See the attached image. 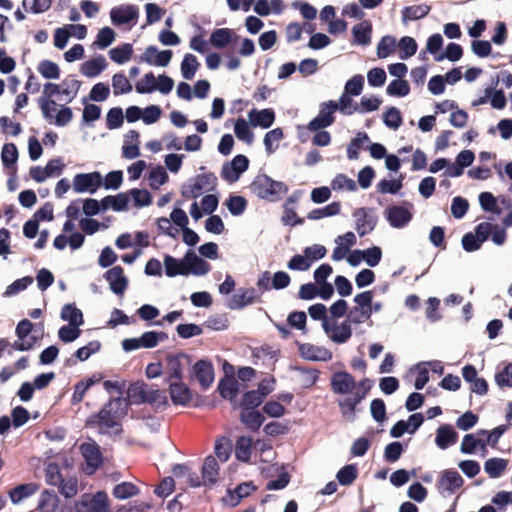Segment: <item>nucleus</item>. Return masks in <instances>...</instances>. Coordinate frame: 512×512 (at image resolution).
<instances>
[{
  "mask_svg": "<svg viewBox=\"0 0 512 512\" xmlns=\"http://www.w3.org/2000/svg\"><path fill=\"white\" fill-rule=\"evenodd\" d=\"M128 406L122 397L111 398L97 414L89 417L87 423L97 426L101 434L120 435L123 431L120 420L126 415Z\"/></svg>",
  "mask_w": 512,
  "mask_h": 512,
  "instance_id": "f257e3e1",
  "label": "nucleus"
},
{
  "mask_svg": "<svg viewBox=\"0 0 512 512\" xmlns=\"http://www.w3.org/2000/svg\"><path fill=\"white\" fill-rule=\"evenodd\" d=\"M127 398L128 404L139 405L149 403L154 404L156 409H165L168 405L167 396L164 391L154 388L143 381L134 382L129 385Z\"/></svg>",
  "mask_w": 512,
  "mask_h": 512,
  "instance_id": "f03ea898",
  "label": "nucleus"
},
{
  "mask_svg": "<svg viewBox=\"0 0 512 512\" xmlns=\"http://www.w3.org/2000/svg\"><path fill=\"white\" fill-rule=\"evenodd\" d=\"M250 189L260 199L271 202L279 200L288 191L284 182L273 180L266 174L256 176L250 185Z\"/></svg>",
  "mask_w": 512,
  "mask_h": 512,
  "instance_id": "7ed1b4c3",
  "label": "nucleus"
},
{
  "mask_svg": "<svg viewBox=\"0 0 512 512\" xmlns=\"http://www.w3.org/2000/svg\"><path fill=\"white\" fill-rule=\"evenodd\" d=\"M217 186V177L214 173H202L189 179L181 188L184 198H198L204 190L212 191Z\"/></svg>",
  "mask_w": 512,
  "mask_h": 512,
  "instance_id": "20e7f679",
  "label": "nucleus"
},
{
  "mask_svg": "<svg viewBox=\"0 0 512 512\" xmlns=\"http://www.w3.org/2000/svg\"><path fill=\"white\" fill-rule=\"evenodd\" d=\"M76 512H109V500L104 491L84 494L76 504Z\"/></svg>",
  "mask_w": 512,
  "mask_h": 512,
  "instance_id": "39448f33",
  "label": "nucleus"
},
{
  "mask_svg": "<svg viewBox=\"0 0 512 512\" xmlns=\"http://www.w3.org/2000/svg\"><path fill=\"white\" fill-rule=\"evenodd\" d=\"M249 167V160L245 155L238 154L231 161L225 162L221 168V177L229 183L239 180L242 173Z\"/></svg>",
  "mask_w": 512,
  "mask_h": 512,
  "instance_id": "423d86ee",
  "label": "nucleus"
},
{
  "mask_svg": "<svg viewBox=\"0 0 512 512\" xmlns=\"http://www.w3.org/2000/svg\"><path fill=\"white\" fill-rule=\"evenodd\" d=\"M355 229L360 237L371 233L378 222L377 216L371 208L361 207L353 212Z\"/></svg>",
  "mask_w": 512,
  "mask_h": 512,
  "instance_id": "0eeeda50",
  "label": "nucleus"
},
{
  "mask_svg": "<svg viewBox=\"0 0 512 512\" xmlns=\"http://www.w3.org/2000/svg\"><path fill=\"white\" fill-rule=\"evenodd\" d=\"M102 184V176L99 172L79 173L74 176L73 189L76 193L89 192L94 194Z\"/></svg>",
  "mask_w": 512,
  "mask_h": 512,
  "instance_id": "6e6552de",
  "label": "nucleus"
},
{
  "mask_svg": "<svg viewBox=\"0 0 512 512\" xmlns=\"http://www.w3.org/2000/svg\"><path fill=\"white\" fill-rule=\"evenodd\" d=\"M167 362V378L166 381L182 380L184 369L190 364V357L184 353L168 354Z\"/></svg>",
  "mask_w": 512,
  "mask_h": 512,
  "instance_id": "1a4fd4ad",
  "label": "nucleus"
},
{
  "mask_svg": "<svg viewBox=\"0 0 512 512\" xmlns=\"http://www.w3.org/2000/svg\"><path fill=\"white\" fill-rule=\"evenodd\" d=\"M182 266L183 270L186 271V276L189 274L203 276L211 269L210 265L198 256L194 250H188L186 252L182 258Z\"/></svg>",
  "mask_w": 512,
  "mask_h": 512,
  "instance_id": "9d476101",
  "label": "nucleus"
},
{
  "mask_svg": "<svg viewBox=\"0 0 512 512\" xmlns=\"http://www.w3.org/2000/svg\"><path fill=\"white\" fill-rule=\"evenodd\" d=\"M260 297L261 293L255 288H239L230 298L227 307L231 310H240L253 304Z\"/></svg>",
  "mask_w": 512,
  "mask_h": 512,
  "instance_id": "9b49d317",
  "label": "nucleus"
},
{
  "mask_svg": "<svg viewBox=\"0 0 512 512\" xmlns=\"http://www.w3.org/2000/svg\"><path fill=\"white\" fill-rule=\"evenodd\" d=\"M464 483L461 475L454 469H446L441 473L437 488L442 495H451Z\"/></svg>",
  "mask_w": 512,
  "mask_h": 512,
  "instance_id": "f8f14e48",
  "label": "nucleus"
},
{
  "mask_svg": "<svg viewBox=\"0 0 512 512\" xmlns=\"http://www.w3.org/2000/svg\"><path fill=\"white\" fill-rule=\"evenodd\" d=\"M172 56V50L159 51L156 46L151 45L145 49L140 56V60L152 66L166 67L169 65Z\"/></svg>",
  "mask_w": 512,
  "mask_h": 512,
  "instance_id": "ddd939ff",
  "label": "nucleus"
},
{
  "mask_svg": "<svg viewBox=\"0 0 512 512\" xmlns=\"http://www.w3.org/2000/svg\"><path fill=\"white\" fill-rule=\"evenodd\" d=\"M385 216L390 226L401 229L406 227L412 220V213L403 206L392 205L385 210Z\"/></svg>",
  "mask_w": 512,
  "mask_h": 512,
  "instance_id": "4468645a",
  "label": "nucleus"
},
{
  "mask_svg": "<svg viewBox=\"0 0 512 512\" xmlns=\"http://www.w3.org/2000/svg\"><path fill=\"white\" fill-rule=\"evenodd\" d=\"M300 356L308 361H329L332 359V352L323 346H316L310 343H297Z\"/></svg>",
  "mask_w": 512,
  "mask_h": 512,
  "instance_id": "2eb2a0df",
  "label": "nucleus"
},
{
  "mask_svg": "<svg viewBox=\"0 0 512 512\" xmlns=\"http://www.w3.org/2000/svg\"><path fill=\"white\" fill-rule=\"evenodd\" d=\"M192 373L203 389H208L214 381V367L207 360H198L192 367Z\"/></svg>",
  "mask_w": 512,
  "mask_h": 512,
  "instance_id": "dca6fc26",
  "label": "nucleus"
},
{
  "mask_svg": "<svg viewBox=\"0 0 512 512\" xmlns=\"http://www.w3.org/2000/svg\"><path fill=\"white\" fill-rule=\"evenodd\" d=\"M104 278L109 282L110 289L113 293L123 295L128 286V279L124 275V271L121 266H114L106 271Z\"/></svg>",
  "mask_w": 512,
  "mask_h": 512,
  "instance_id": "f3484780",
  "label": "nucleus"
},
{
  "mask_svg": "<svg viewBox=\"0 0 512 512\" xmlns=\"http://www.w3.org/2000/svg\"><path fill=\"white\" fill-rule=\"evenodd\" d=\"M138 9L135 5H120L110 11V18L114 25L120 26L135 21L138 18Z\"/></svg>",
  "mask_w": 512,
  "mask_h": 512,
  "instance_id": "a211bd4d",
  "label": "nucleus"
},
{
  "mask_svg": "<svg viewBox=\"0 0 512 512\" xmlns=\"http://www.w3.org/2000/svg\"><path fill=\"white\" fill-rule=\"evenodd\" d=\"M355 386L354 377L346 371H337L331 377V387L336 394H348Z\"/></svg>",
  "mask_w": 512,
  "mask_h": 512,
  "instance_id": "6ab92c4d",
  "label": "nucleus"
},
{
  "mask_svg": "<svg viewBox=\"0 0 512 512\" xmlns=\"http://www.w3.org/2000/svg\"><path fill=\"white\" fill-rule=\"evenodd\" d=\"M80 451L87 463V468L90 469L89 473L94 472L100 467L103 457L96 442L82 443Z\"/></svg>",
  "mask_w": 512,
  "mask_h": 512,
  "instance_id": "aec40b11",
  "label": "nucleus"
},
{
  "mask_svg": "<svg viewBox=\"0 0 512 512\" xmlns=\"http://www.w3.org/2000/svg\"><path fill=\"white\" fill-rule=\"evenodd\" d=\"M170 397L175 405L186 406L192 400L188 386L182 381H168Z\"/></svg>",
  "mask_w": 512,
  "mask_h": 512,
  "instance_id": "412c9836",
  "label": "nucleus"
},
{
  "mask_svg": "<svg viewBox=\"0 0 512 512\" xmlns=\"http://www.w3.org/2000/svg\"><path fill=\"white\" fill-rule=\"evenodd\" d=\"M248 120L251 126L261 127L262 129L270 128L275 121V112L271 108L252 109L248 112Z\"/></svg>",
  "mask_w": 512,
  "mask_h": 512,
  "instance_id": "4be33fe9",
  "label": "nucleus"
},
{
  "mask_svg": "<svg viewBox=\"0 0 512 512\" xmlns=\"http://www.w3.org/2000/svg\"><path fill=\"white\" fill-rule=\"evenodd\" d=\"M458 439V433L449 424H443L438 427L436 431L435 443L442 449H447L450 445L456 443Z\"/></svg>",
  "mask_w": 512,
  "mask_h": 512,
  "instance_id": "5701e85b",
  "label": "nucleus"
},
{
  "mask_svg": "<svg viewBox=\"0 0 512 512\" xmlns=\"http://www.w3.org/2000/svg\"><path fill=\"white\" fill-rule=\"evenodd\" d=\"M107 65L105 57L98 55L97 57L83 62L80 67V72L88 78H94L104 71Z\"/></svg>",
  "mask_w": 512,
  "mask_h": 512,
  "instance_id": "b1692460",
  "label": "nucleus"
},
{
  "mask_svg": "<svg viewBox=\"0 0 512 512\" xmlns=\"http://www.w3.org/2000/svg\"><path fill=\"white\" fill-rule=\"evenodd\" d=\"M203 485H214L218 480L219 464L213 456H207L204 460L202 470Z\"/></svg>",
  "mask_w": 512,
  "mask_h": 512,
  "instance_id": "393cba45",
  "label": "nucleus"
},
{
  "mask_svg": "<svg viewBox=\"0 0 512 512\" xmlns=\"http://www.w3.org/2000/svg\"><path fill=\"white\" fill-rule=\"evenodd\" d=\"M128 193H119L117 195H108L101 200L102 210L111 208L116 212L125 211L129 203Z\"/></svg>",
  "mask_w": 512,
  "mask_h": 512,
  "instance_id": "a878e982",
  "label": "nucleus"
},
{
  "mask_svg": "<svg viewBox=\"0 0 512 512\" xmlns=\"http://www.w3.org/2000/svg\"><path fill=\"white\" fill-rule=\"evenodd\" d=\"M353 40L357 45L368 46L371 43L372 24L370 21H363L353 26Z\"/></svg>",
  "mask_w": 512,
  "mask_h": 512,
  "instance_id": "bb28decb",
  "label": "nucleus"
},
{
  "mask_svg": "<svg viewBox=\"0 0 512 512\" xmlns=\"http://www.w3.org/2000/svg\"><path fill=\"white\" fill-rule=\"evenodd\" d=\"M60 318L68 322L70 326H82L84 324L83 313L75 304H65L60 313Z\"/></svg>",
  "mask_w": 512,
  "mask_h": 512,
  "instance_id": "cd10ccee",
  "label": "nucleus"
},
{
  "mask_svg": "<svg viewBox=\"0 0 512 512\" xmlns=\"http://www.w3.org/2000/svg\"><path fill=\"white\" fill-rule=\"evenodd\" d=\"M430 10L431 7L427 4L406 6L402 9L401 12L402 22L407 24L409 21L422 19L428 15Z\"/></svg>",
  "mask_w": 512,
  "mask_h": 512,
  "instance_id": "c85d7f7f",
  "label": "nucleus"
},
{
  "mask_svg": "<svg viewBox=\"0 0 512 512\" xmlns=\"http://www.w3.org/2000/svg\"><path fill=\"white\" fill-rule=\"evenodd\" d=\"M264 420H265V417L263 416V414L254 409H251V410L243 409V411L240 413V421L245 426H247L251 431H254V432L258 431L260 429Z\"/></svg>",
  "mask_w": 512,
  "mask_h": 512,
  "instance_id": "c756f323",
  "label": "nucleus"
},
{
  "mask_svg": "<svg viewBox=\"0 0 512 512\" xmlns=\"http://www.w3.org/2000/svg\"><path fill=\"white\" fill-rule=\"evenodd\" d=\"M38 490V485L36 483H26L20 484L10 490L9 496L13 504H18L22 500L30 497Z\"/></svg>",
  "mask_w": 512,
  "mask_h": 512,
  "instance_id": "7c9ffc66",
  "label": "nucleus"
},
{
  "mask_svg": "<svg viewBox=\"0 0 512 512\" xmlns=\"http://www.w3.org/2000/svg\"><path fill=\"white\" fill-rule=\"evenodd\" d=\"M352 336L351 324L345 319L342 323L334 322V332L329 335L331 341L337 344L346 343Z\"/></svg>",
  "mask_w": 512,
  "mask_h": 512,
  "instance_id": "2f4dec72",
  "label": "nucleus"
},
{
  "mask_svg": "<svg viewBox=\"0 0 512 512\" xmlns=\"http://www.w3.org/2000/svg\"><path fill=\"white\" fill-rule=\"evenodd\" d=\"M217 389L224 399L233 400L238 394L239 384L234 377H224L219 381Z\"/></svg>",
  "mask_w": 512,
  "mask_h": 512,
  "instance_id": "473e14b6",
  "label": "nucleus"
},
{
  "mask_svg": "<svg viewBox=\"0 0 512 512\" xmlns=\"http://www.w3.org/2000/svg\"><path fill=\"white\" fill-rule=\"evenodd\" d=\"M59 505V498L54 491L45 490L38 501L39 512H55Z\"/></svg>",
  "mask_w": 512,
  "mask_h": 512,
  "instance_id": "72a5a7b5",
  "label": "nucleus"
},
{
  "mask_svg": "<svg viewBox=\"0 0 512 512\" xmlns=\"http://www.w3.org/2000/svg\"><path fill=\"white\" fill-rule=\"evenodd\" d=\"M252 454V438L240 436L235 445V456L241 462H248Z\"/></svg>",
  "mask_w": 512,
  "mask_h": 512,
  "instance_id": "f704fd0d",
  "label": "nucleus"
},
{
  "mask_svg": "<svg viewBox=\"0 0 512 512\" xmlns=\"http://www.w3.org/2000/svg\"><path fill=\"white\" fill-rule=\"evenodd\" d=\"M283 137V130L279 127L274 128L265 134L263 144L268 155L273 154L278 149V143L283 139Z\"/></svg>",
  "mask_w": 512,
  "mask_h": 512,
  "instance_id": "c9c22d12",
  "label": "nucleus"
},
{
  "mask_svg": "<svg viewBox=\"0 0 512 512\" xmlns=\"http://www.w3.org/2000/svg\"><path fill=\"white\" fill-rule=\"evenodd\" d=\"M81 81L75 79L73 76H68L61 82V95L67 98L66 103L72 102L77 96L81 87Z\"/></svg>",
  "mask_w": 512,
  "mask_h": 512,
  "instance_id": "e433bc0d",
  "label": "nucleus"
},
{
  "mask_svg": "<svg viewBox=\"0 0 512 512\" xmlns=\"http://www.w3.org/2000/svg\"><path fill=\"white\" fill-rule=\"evenodd\" d=\"M233 31L228 28H218L212 31L210 43L216 48H224L232 41Z\"/></svg>",
  "mask_w": 512,
  "mask_h": 512,
  "instance_id": "4c0bfd02",
  "label": "nucleus"
},
{
  "mask_svg": "<svg viewBox=\"0 0 512 512\" xmlns=\"http://www.w3.org/2000/svg\"><path fill=\"white\" fill-rule=\"evenodd\" d=\"M341 204L340 202H332L325 207L311 210L307 218L310 220H319L325 217L335 216L340 213Z\"/></svg>",
  "mask_w": 512,
  "mask_h": 512,
  "instance_id": "58836bf2",
  "label": "nucleus"
},
{
  "mask_svg": "<svg viewBox=\"0 0 512 512\" xmlns=\"http://www.w3.org/2000/svg\"><path fill=\"white\" fill-rule=\"evenodd\" d=\"M133 54V47L130 43H124L116 46L109 51V56L112 61L117 64H123L130 60Z\"/></svg>",
  "mask_w": 512,
  "mask_h": 512,
  "instance_id": "ea45409f",
  "label": "nucleus"
},
{
  "mask_svg": "<svg viewBox=\"0 0 512 512\" xmlns=\"http://www.w3.org/2000/svg\"><path fill=\"white\" fill-rule=\"evenodd\" d=\"M199 62L197 57L193 54H186L181 62V74L182 77L186 80H191L194 78L196 71L199 67Z\"/></svg>",
  "mask_w": 512,
  "mask_h": 512,
  "instance_id": "a19ab883",
  "label": "nucleus"
},
{
  "mask_svg": "<svg viewBox=\"0 0 512 512\" xmlns=\"http://www.w3.org/2000/svg\"><path fill=\"white\" fill-rule=\"evenodd\" d=\"M358 476V469L355 464H347L336 474V479L342 486L351 485Z\"/></svg>",
  "mask_w": 512,
  "mask_h": 512,
  "instance_id": "79ce46f5",
  "label": "nucleus"
},
{
  "mask_svg": "<svg viewBox=\"0 0 512 512\" xmlns=\"http://www.w3.org/2000/svg\"><path fill=\"white\" fill-rule=\"evenodd\" d=\"M359 404V398L346 397L338 400V406L341 410L342 416L349 422L355 421V411Z\"/></svg>",
  "mask_w": 512,
  "mask_h": 512,
  "instance_id": "37998d69",
  "label": "nucleus"
},
{
  "mask_svg": "<svg viewBox=\"0 0 512 512\" xmlns=\"http://www.w3.org/2000/svg\"><path fill=\"white\" fill-rule=\"evenodd\" d=\"M236 137L247 144H252L254 135L250 130L249 123L242 117H239L234 124Z\"/></svg>",
  "mask_w": 512,
  "mask_h": 512,
  "instance_id": "c03bdc74",
  "label": "nucleus"
},
{
  "mask_svg": "<svg viewBox=\"0 0 512 512\" xmlns=\"http://www.w3.org/2000/svg\"><path fill=\"white\" fill-rule=\"evenodd\" d=\"M369 136L365 132H358L356 136L351 140L350 144L347 147V157L349 160H357L359 158V149L360 147L369 142Z\"/></svg>",
  "mask_w": 512,
  "mask_h": 512,
  "instance_id": "a18cd8bd",
  "label": "nucleus"
},
{
  "mask_svg": "<svg viewBox=\"0 0 512 512\" xmlns=\"http://www.w3.org/2000/svg\"><path fill=\"white\" fill-rule=\"evenodd\" d=\"M507 461L502 458H490L484 464V470L491 478H499L506 469Z\"/></svg>",
  "mask_w": 512,
  "mask_h": 512,
  "instance_id": "49530a36",
  "label": "nucleus"
},
{
  "mask_svg": "<svg viewBox=\"0 0 512 512\" xmlns=\"http://www.w3.org/2000/svg\"><path fill=\"white\" fill-rule=\"evenodd\" d=\"M165 273L168 277H175L177 275L186 276V271L183 270L182 259H176L171 255L164 256Z\"/></svg>",
  "mask_w": 512,
  "mask_h": 512,
  "instance_id": "de8ad7c7",
  "label": "nucleus"
},
{
  "mask_svg": "<svg viewBox=\"0 0 512 512\" xmlns=\"http://www.w3.org/2000/svg\"><path fill=\"white\" fill-rule=\"evenodd\" d=\"M396 38L391 35L383 36L377 44V56L380 59L387 58L396 48Z\"/></svg>",
  "mask_w": 512,
  "mask_h": 512,
  "instance_id": "09e8293b",
  "label": "nucleus"
},
{
  "mask_svg": "<svg viewBox=\"0 0 512 512\" xmlns=\"http://www.w3.org/2000/svg\"><path fill=\"white\" fill-rule=\"evenodd\" d=\"M139 493V488L131 482H122L113 489V496L120 500L128 499Z\"/></svg>",
  "mask_w": 512,
  "mask_h": 512,
  "instance_id": "8fccbe9b",
  "label": "nucleus"
},
{
  "mask_svg": "<svg viewBox=\"0 0 512 512\" xmlns=\"http://www.w3.org/2000/svg\"><path fill=\"white\" fill-rule=\"evenodd\" d=\"M463 55L462 46L457 43H449L446 46L444 53H441L435 57L437 62H441L444 59H448L451 62H456L461 59Z\"/></svg>",
  "mask_w": 512,
  "mask_h": 512,
  "instance_id": "3c124183",
  "label": "nucleus"
},
{
  "mask_svg": "<svg viewBox=\"0 0 512 512\" xmlns=\"http://www.w3.org/2000/svg\"><path fill=\"white\" fill-rule=\"evenodd\" d=\"M225 205L233 216H239L246 210L247 201L243 196L231 195L226 200Z\"/></svg>",
  "mask_w": 512,
  "mask_h": 512,
  "instance_id": "603ef678",
  "label": "nucleus"
},
{
  "mask_svg": "<svg viewBox=\"0 0 512 512\" xmlns=\"http://www.w3.org/2000/svg\"><path fill=\"white\" fill-rule=\"evenodd\" d=\"M398 46L400 48L399 57L402 60H406L412 57L418 48L417 42L410 36H404L399 40Z\"/></svg>",
  "mask_w": 512,
  "mask_h": 512,
  "instance_id": "864d4df0",
  "label": "nucleus"
},
{
  "mask_svg": "<svg viewBox=\"0 0 512 512\" xmlns=\"http://www.w3.org/2000/svg\"><path fill=\"white\" fill-rule=\"evenodd\" d=\"M148 180L149 186L157 190L168 181V174L162 166L158 165L151 169Z\"/></svg>",
  "mask_w": 512,
  "mask_h": 512,
  "instance_id": "5fc2aeb1",
  "label": "nucleus"
},
{
  "mask_svg": "<svg viewBox=\"0 0 512 512\" xmlns=\"http://www.w3.org/2000/svg\"><path fill=\"white\" fill-rule=\"evenodd\" d=\"M389 96L404 97L409 94V83L404 79H395L389 83L386 88Z\"/></svg>",
  "mask_w": 512,
  "mask_h": 512,
  "instance_id": "6e6d98bb",
  "label": "nucleus"
},
{
  "mask_svg": "<svg viewBox=\"0 0 512 512\" xmlns=\"http://www.w3.org/2000/svg\"><path fill=\"white\" fill-rule=\"evenodd\" d=\"M37 70L45 79H58L60 76L59 66L50 60H42L38 64Z\"/></svg>",
  "mask_w": 512,
  "mask_h": 512,
  "instance_id": "4d7b16f0",
  "label": "nucleus"
},
{
  "mask_svg": "<svg viewBox=\"0 0 512 512\" xmlns=\"http://www.w3.org/2000/svg\"><path fill=\"white\" fill-rule=\"evenodd\" d=\"M1 160L6 168H11L18 160V150L15 144H4L1 151Z\"/></svg>",
  "mask_w": 512,
  "mask_h": 512,
  "instance_id": "13d9d810",
  "label": "nucleus"
},
{
  "mask_svg": "<svg viewBox=\"0 0 512 512\" xmlns=\"http://www.w3.org/2000/svg\"><path fill=\"white\" fill-rule=\"evenodd\" d=\"M402 180L403 176L401 175L399 179H382L377 184V191L381 194H396L402 188Z\"/></svg>",
  "mask_w": 512,
  "mask_h": 512,
  "instance_id": "bf43d9fd",
  "label": "nucleus"
},
{
  "mask_svg": "<svg viewBox=\"0 0 512 512\" xmlns=\"http://www.w3.org/2000/svg\"><path fill=\"white\" fill-rule=\"evenodd\" d=\"M112 86L115 95L126 94L132 91V84L123 73H116L112 77Z\"/></svg>",
  "mask_w": 512,
  "mask_h": 512,
  "instance_id": "052dcab7",
  "label": "nucleus"
},
{
  "mask_svg": "<svg viewBox=\"0 0 512 512\" xmlns=\"http://www.w3.org/2000/svg\"><path fill=\"white\" fill-rule=\"evenodd\" d=\"M331 187L334 191L346 189L348 191L354 192L357 190L356 182L342 173L335 176V178L332 180Z\"/></svg>",
  "mask_w": 512,
  "mask_h": 512,
  "instance_id": "680f3d73",
  "label": "nucleus"
},
{
  "mask_svg": "<svg viewBox=\"0 0 512 512\" xmlns=\"http://www.w3.org/2000/svg\"><path fill=\"white\" fill-rule=\"evenodd\" d=\"M384 124L393 130H397L403 122L401 113L398 108L390 107L383 115Z\"/></svg>",
  "mask_w": 512,
  "mask_h": 512,
  "instance_id": "e2e57ef3",
  "label": "nucleus"
},
{
  "mask_svg": "<svg viewBox=\"0 0 512 512\" xmlns=\"http://www.w3.org/2000/svg\"><path fill=\"white\" fill-rule=\"evenodd\" d=\"M39 108L41 110L43 118L49 123H53L55 118V112L58 104L55 100H46L44 98H38L37 100Z\"/></svg>",
  "mask_w": 512,
  "mask_h": 512,
  "instance_id": "0e129e2a",
  "label": "nucleus"
},
{
  "mask_svg": "<svg viewBox=\"0 0 512 512\" xmlns=\"http://www.w3.org/2000/svg\"><path fill=\"white\" fill-rule=\"evenodd\" d=\"M115 40V32L110 27H103L98 31L94 45L99 49H105Z\"/></svg>",
  "mask_w": 512,
  "mask_h": 512,
  "instance_id": "69168bd1",
  "label": "nucleus"
},
{
  "mask_svg": "<svg viewBox=\"0 0 512 512\" xmlns=\"http://www.w3.org/2000/svg\"><path fill=\"white\" fill-rule=\"evenodd\" d=\"M124 115L122 108L113 107L106 115V125L109 130L118 129L123 125Z\"/></svg>",
  "mask_w": 512,
  "mask_h": 512,
  "instance_id": "338daca9",
  "label": "nucleus"
},
{
  "mask_svg": "<svg viewBox=\"0 0 512 512\" xmlns=\"http://www.w3.org/2000/svg\"><path fill=\"white\" fill-rule=\"evenodd\" d=\"M371 317V310L362 307H353L347 314L346 320L350 324H361Z\"/></svg>",
  "mask_w": 512,
  "mask_h": 512,
  "instance_id": "774afa93",
  "label": "nucleus"
}]
</instances>
